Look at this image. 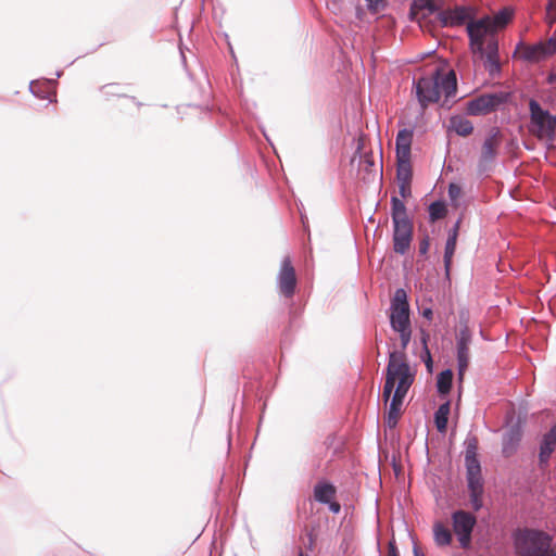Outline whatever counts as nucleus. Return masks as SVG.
<instances>
[{
    "label": "nucleus",
    "mask_w": 556,
    "mask_h": 556,
    "mask_svg": "<svg viewBox=\"0 0 556 556\" xmlns=\"http://www.w3.org/2000/svg\"><path fill=\"white\" fill-rule=\"evenodd\" d=\"M466 29L471 53L483 60L484 68L491 76L500 74L498 41L490 21L484 17L470 20Z\"/></svg>",
    "instance_id": "f257e3e1"
},
{
    "label": "nucleus",
    "mask_w": 556,
    "mask_h": 556,
    "mask_svg": "<svg viewBox=\"0 0 556 556\" xmlns=\"http://www.w3.org/2000/svg\"><path fill=\"white\" fill-rule=\"evenodd\" d=\"M415 89L420 105L427 108L430 103L440 101L442 97L448 100L455 96L457 89L456 75L454 71L443 73L435 70L428 76L419 77L415 81Z\"/></svg>",
    "instance_id": "f03ea898"
},
{
    "label": "nucleus",
    "mask_w": 556,
    "mask_h": 556,
    "mask_svg": "<svg viewBox=\"0 0 556 556\" xmlns=\"http://www.w3.org/2000/svg\"><path fill=\"white\" fill-rule=\"evenodd\" d=\"M416 369L406 362L404 350L390 352L382 392L384 401L388 402L390 400L394 388L393 394L405 397L414 383Z\"/></svg>",
    "instance_id": "7ed1b4c3"
},
{
    "label": "nucleus",
    "mask_w": 556,
    "mask_h": 556,
    "mask_svg": "<svg viewBox=\"0 0 556 556\" xmlns=\"http://www.w3.org/2000/svg\"><path fill=\"white\" fill-rule=\"evenodd\" d=\"M478 441L475 437L466 440L465 466L467 483L470 493V503L475 510L482 507L483 479L478 459Z\"/></svg>",
    "instance_id": "20e7f679"
},
{
    "label": "nucleus",
    "mask_w": 556,
    "mask_h": 556,
    "mask_svg": "<svg viewBox=\"0 0 556 556\" xmlns=\"http://www.w3.org/2000/svg\"><path fill=\"white\" fill-rule=\"evenodd\" d=\"M390 325L397 332L401 349L405 350L412 339V325L409 318V304L404 289H396L390 304Z\"/></svg>",
    "instance_id": "39448f33"
},
{
    "label": "nucleus",
    "mask_w": 556,
    "mask_h": 556,
    "mask_svg": "<svg viewBox=\"0 0 556 556\" xmlns=\"http://www.w3.org/2000/svg\"><path fill=\"white\" fill-rule=\"evenodd\" d=\"M517 553L520 556H556L551 551L552 536L538 530H519L514 535Z\"/></svg>",
    "instance_id": "423d86ee"
},
{
    "label": "nucleus",
    "mask_w": 556,
    "mask_h": 556,
    "mask_svg": "<svg viewBox=\"0 0 556 556\" xmlns=\"http://www.w3.org/2000/svg\"><path fill=\"white\" fill-rule=\"evenodd\" d=\"M530 131L541 140L553 141L555 138L556 116L544 110L535 100L529 102Z\"/></svg>",
    "instance_id": "0eeeda50"
},
{
    "label": "nucleus",
    "mask_w": 556,
    "mask_h": 556,
    "mask_svg": "<svg viewBox=\"0 0 556 556\" xmlns=\"http://www.w3.org/2000/svg\"><path fill=\"white\" fill-rule=\"evenodd\" d=\"M516 53L528 62L542 61L556 53V39L549 38L547 41H540L534 45L519 43Z\"/></svg>",
    "instance_id": "6e6552de"
},
{
    "label": "nucleus",
    "mask_w": 556,
    "mask_h": 556,
    "mask_svg": "<svg viewBox=\"0 0 556 556\" xmlns=\"http://www.w3.org/2000/svg\"><path fill=\"white\" fill-rule=\"evenodd\" d=\"M452 521L460 547L468 548L471 542V532L476 525V517L470 513L457 510L452 515Z\"/></svg>",
    "instance_id": "1a4fd4ad"
},
{
    "label": "nucleus",
    "mask_w": 556,
    "mask_h": 556,
    "mask_svg": "<svg viewBox=\"0 0 556 556\" xmlns=\"http://www.w3.org/2000/svg\"><path fill=\"white\" fill-rule=\"evenodd\" d=\"M502 93H485L467 102L466 112L472 116L485 115L504 102Z\"/></svg>",
    "instance_id": "9d476101"
},
{
    "label": "nucleus",
    "mask_w": 556,
    "mask_h": 556,
    "mask_svg": "<svg viewBox=\"0 0 556 556\" xmlns=\"http://www.w3.org/2000/svg\"><path fill=\"white\" fill-rule=\"evenodd\" d=\"M413 238V223L410 219L393 223V248L399 254H405L410 247Z\"/></svg>",
    "instance_id": "9b49d317"
},
{
    "label": "nucleus",
    "mask_w": 556,
    "mask_h": 556,
    "mask_svg": "<svg viewBox=\"0 0 556 556\" xmlns=\"http://www.w3.org/2000/svg\"><path fill=\"white\" fill-rule=\"evenodd\" d=\"M471 343V333L467 325L460 327L457 334V365L458 376L462 379L469 364V345Z\"/></svg>",
    "instance_id": "f8f14e48"
},
{
    "label": "nucleus",
    "mask_w": 556,
    "mask_h": 556,
    "mask_svg": "<svg viewBox=\"0 0 556 556\" xmlns=\"http://www.w3.org/2000/svg\"><path fill=\"white\" fill-rule=\"evenodd\" d=\"M295 286V270L291 264L290 257L287 256L281 262V267L278 274V287L285 296L291 298L294 293Z\"/></svg>",
    "instance_id": "ddd939ff"
},
{
    "label": "nucleus",
    "mask_w": 556,
    "mask_h": 556,
    "mask_svg": "<svg viewBox=\"0 0 556 556\" xmlns=\"http://www.w3.org/2000/svg\"><path fill=\"white\" fill-rule=\"evenodd\" d=\"M439 21L443 27L460 26L471 17V9L465 5H458L453 9L440 11Z\"/></svg>",
    "instance_id": "4468645a"
},
{
    "label": "nucleus",
    "mask_w": 556,
    "mask_h": 556,
    "mask_svg": "<svg viewBox=\"0 0 556 556\" xmlns=\"http://www.w3.org/2000/svg\"><path fill=\"white\" fill-rule=\"evenodd\" d=\"M501 144V136L500 131L497 129L493 130L492 134H490L483 144H482V151L481 156L479 161V167L481 169H484L485 166L493 162L497 154V149Z\"/></svg>",
    "instance_id": "2eb2a0df"
},
{
    "label": "nucleus",
    "mask_w": 556,
    "mask_h": 556,
    "mask_svg": "<svg viewBox=\"0 0 556 556\" xmlns=\"http://www.w3.org/2000/svg\"><path fill=\"white\" fill-rule=\"evenodd\" d=\"M439 8V0H413L409 15L413 21L420 23L422 18L438 11Z\"/></svg>",
    "instance_id": "dca6fc26"
},
{
    "label": "nucleus",
    "mask_w": 556,
    "mask_h": 556,
    "mask_svg": "<svg viewBox=\"0 0 556 556\" xmlns=\"http://www.w3.org/2000/svg\"><path fill=\"white\" fill-rule=\"evenodd\" d=\"M556 448V424L546 432L540 444L539 462L541 467H546L553 452Z\"/></svg>",
    "instance_id": "f3484780"
},
{
    "label": "nucleus",
    "mask_w": 556,
    "mask_h": 556,
    "mask_svg": "<svg viewBox=\"0 0 556 556\" xmlns=\"http://www.w3.org/2000/svg\"><path fill=\"white\" fill-rule=\"evenodd\" d=\"M413 141V129H402L395 139L396 159H410V146Z\"/></svg>",
    "instance_id": "a211bd4d"
},
{
    "label": "nucleus",
    "mask_w": 556,
    "mask_h": 556,
    "mask_svg": "<svg viewBox=\"0 0 556 556\" xmlns=\"http://www.w3.org/2000/svg\"><path fill=\"white\" fill-rule=\"evenodd\" d=\"M460 220L458 219L454 227L450 230L448 237L444 249V267L446 275L450 274L452 260L456 250V242L458 237Z\"/></svg>",
    "instance_id": "6ab92c4d"
},
{
    "label": "nucleus",
    "mask_w": 556,
    "mask_h": 556,
    "mask_svg": "<svg viewBox=\"0 0 556 556\" xmlns=\"http://www.w3.org/2000/svg\"><path fill=\"white\" fill-rule=\"evenodd\" d=\"M313 493L316 502L326 504L334 500L337 490L330 482L320 481L314 486Z\"/></svg>",
    "instance_id": "aec40b11"
},
{
    "label": "nucleus",
    "mask_w": 556,
    "mask_h": 556,
    "mask_svg": "<svg viewBox=\"0 0 556 556\" xmlns=\"http://www.w3.org/2000/svg\"><path fill=\"white\" fill-rule=\"evenodd\" d=\"M514 10L509 7L503 8L500 10L494 16H483L490 21V25L494 27V30L497 33L498 30L505 28L507 24L513 20Z\"/></svg>",
    "instance_id": "412c9836"
},
{
    "label": "nucleus",
    "mask_w": 556,
    "mask_h": 556,
    "mask_svg": "<svg viewBox=\"0 0 556 556\" xmlns=\"http://www.w3.org/2000/svg\"><path fill=\"white\" fill-rule=\"evenodd\" d=\"M404 396L393 394L390 400L389 410L386 418V424L389 428H393L397 424V419L401 415Z\"/></svg>",
    "instance_id": "4be33fe9"
},
{
    "label": "nucleus",
    "mask_w": 556,
    "mask_h": 556,
    "mask_svg": "<svg viewBox=\"0 0 556 556\" xmlns=\"http://www.w3.org/2000/svg\"><path fill=\"white\" fill-rule=\"evenodd\" d=\"M450 128L453 131H455L457 135L466 137L472 132L473 125L468 118L457 115V116L451 117Z\"/></svg>",
    "instance_id": "5701e85b"
},
{
    "label": "nucleus",
    "mask_w": 556,
    "mask_h": 556,
    "mask_svg": "<svg viewBox=\"0 0 556 556\" xmlns=\"http://www.w3.org/2000/svg\"><path fill=\"white\" fill-rule=\"evenodd\" d=\"M520 440L521 434L519 431L511 430L507 432L503 438L502 452L504 456H511L517 451Z\"/></svg>",
    "instance_id": "b1692460"
},
{
    "label": "nucleus",
    "mask_w": 556,
    "mask_h": 556,
    "mask_svg": "<svg viewBox=\"0 0 556 556\" xmlns=\"http://www.w3.org/2000/svg\"><path fill=\"white\" fill-rule=\"evenodd\" d=\"M451 404L448 401L441 404L434 414V422L439 432L444 433L447 428Z\"/></svg>",
    "instance_id": "393cba45"
},
{
    "label": "nucleus",
    "mask_w": 556,
    "mask_h": 556,
    "mask_svg": "<svg viewBox=\"0 0 556 556\" xmlns=\"http://www.w3.org/2000/svg\"><path fill=\"white\" fill-rule=\"evenodd\" d=\"M433 539L438 546H448L452 542V533L444 525L437 522L433 526Z\"/></svg>",
    "instance_id": "a878e982"
},
{
    "label": "nucleus",
    "mask_w": 556,
    "mask_h": 556,
    "mask_svg": "<svg viewBox=\"0 0 556 556\" xmlns=\"http://www.w3.org/2000/svg\"><path fill=\"white\" fill-rule=\"evenodd\" d=\"M453 381V372L451 369L441 371L437 378V389L440 394L446 395L450 393Z\"/></svg>",
    "instance_id": "bb28decb"
},
{
    "label": "nucleus",
    "mask_w": 556,
    "mask_h": 556,
    "mask_svg": "<svg viewBox=\"0 0 556 556\" xmlns=\"http://www.w3.org/2000/svg\"><path fill=\"white\" fill-rule=\"evenodd\" d=\"M396 160H397L396 176H397L399 182H410V180H412L410 159H396Z\"/></svg>",
    "instance_id": "cd10ccee"
},
{
    "label": "nucleus",
    "mask_w": 556,
    "mask_h": 556,
    "mask_svg": "<svg viewBox=\"0 0 556 556\" xmlns=\"http://www.w3.org/2000/svg\"><path fill=\"white\" fill-rule=\"evenodd\" d=\"M391 204H392L391 208H392V222L393 223L409 219L407 216V213H406V206L403 201L393 197L391 200Z\"/></svg>",
    "instance_id": "c85d7f7f"
},
{
    "label": "nucleus",
    "mask_w": 556,
    "mask_h": 556,
    "mask_svg": "<svg viewBox=\"0 0 556 556\" xmlns=\"http://www.w3.org/2000/svg\"><path fill=\"white\" fill-rule=\"evenodd\" d=\"M446 206L441 201H435L429 206V218L431 222L443 218L446 215Z\"/></svg>",
    "instance_id": "c756f323"
},
{
    "label": "nucleus",
    "mask_w": 556,
    "mask_h": 556,
    "mask_svg": "<svg viewBox=\"0 0 556 556\" xmlns=\"http://www.w3.org/2000/svg\"><path fill=\"white\" fill-rule=\"evenodd\" d=\"M546 22L551 26L556 22V0H551L547 5Z\"/></svg>",
    "instance_id": "7c9ffc66"
},
{
    "label": "nucleus",
    "mask_w": 556,
    "mask_h": 556,
    "mask_svg": "<svg viewBox=\"0 0 556 556\" xmlns=\"http://www.w3.org/2000/svg\"><path fill=\"white\" fill-rule=\"evenodd\" d=\"M367 2L368 9L375 12L380 11L384 8V0H365Z\"/></svg>",
    "instance_id": "2f4dec72"
},
{
    "label": "nucleus",
    "mask_w": 556,
    "mask_h": 556,
    "mask_svg": "<svg viewBox=\"0 0 556 556\" xmlns=\"http://www.w3.org/2000/svg\"><path fill=\"white\" fill-rule=\"evenodd\" d=\"M430 248V239L428 236H426L420 242H419V253L421 255H426Z\"/></svg>",
    "instance_id": "473e14b6"
},
{
    "label": "nucleus",
    "mask_w": 556,
    "mask_h": 556,
    "mask_svg": "<svg viewBox=\"0 0 556 556\" xmlns=\"http://www.w3.org/2000/svg\"><path fill=\"white\" fill-rule=\"evenodd\" d=\"M400 194L403 198L410 195V182H399Z\"/></svg>",
    "instance_id": "72a5a7b5"
},
{
    "label": "nucleus",
    "mask_w": 556,
    "mask_h": 556,
    "mask_svg": "<svg viewBox=\"0 0 556 556\" xmlns=\"http://www.w3.org/2000/svg\"><path fill=\"white\" fill-rule=\"evenodd\" d=\"M448 194L451 199H456L460 194V188L455 184H451L448 187Z\"/></svg>",
    "instance_id": "f704fd0d"
},
{
    "label": "nucleus",
    "mask_w": 556,
    "mask_h": 556,
    "mask_svg": "<svg viewBox=\"0 0 556 556\" xmlns=\"http://www.w3.org/2000/svg\"><path fill=\"white\" fill-rule=\"evenodd\" d=\"M388 556H400L394 540L389 542V545H388Z\"/></svg>",
    "instance_id": "c9c22d12"
},
{
    "label": "nucleus",
    "mask_w": 556,
    "mask_h": 556,
    "mask_svg": "<svg viewBox=\"0 0 556 556\" xmlns=\"http://www.w3.org/2000/svg\"><path fill=\"white\" fill-rule=\"evenodd\" d=\"M329 507V509L333 513V514H339L340 510H341V505L336 502L334 500H331L329 503H326Z\"/></svg>",
    "instance_id": "e433bc0d"
},
{
    "label": "nucleus",
    "mask_w": 556,
    "mask_h": 556,
    "mask_svg": "<svg viewBox=\"0 0 556 556\" xmlns=\"http://www.w3.org/2000/svg\"><path fill=\"white\" fill-rule=\"evenodd\" d=\"M422 316L427 319H431L432 318V309L431 308H425L422 311Z\"/></svg>",
    "instance_id": "4c0bfd02"
},
{
    "label": "nucleus",
    "mask_w": 556,
    "mask_h": 556,
    "mask_svg": "<svg viewBox=\"0 0 556 556\" xmlns=\"http://www.w3.org/2000/svg\"><path fill=\"white\" fill-rule=\"evenodd\" d=\"M547 83L548 84H556V72L548 75Z\"/></svg>",
    "instance_id": "58836bf2"
},
{
    "label": "nucleus",
    "mask_w": 556,
    "mask_h": 556,
    "mask_svg": "<svg viewBox=\"0 0 556 556\" xmlns=\"http://www.w3.org/2000/svg\"><path fill=\"white\" fill-rule=\"evenodd\" d=\"M413 553L414 556H425L424 553L417 546H414Z\"/></svg>",
    "instance_id": "ea45409f"
},
{
    "label": "nucleus",
    "mask_w": 556,
    "mask_h": 556,
    "mask_svg": "<svg viewBox=\"0 0 556 556\" xmlns=\"http://www.w3.org/2000/svg\"><path fill=\"white\" fill-rule=\"evenodd\" d=\"M300 556H302V554Z\"/></svg>",
    "instance_id": "a19ab883"
}]
</instances>
